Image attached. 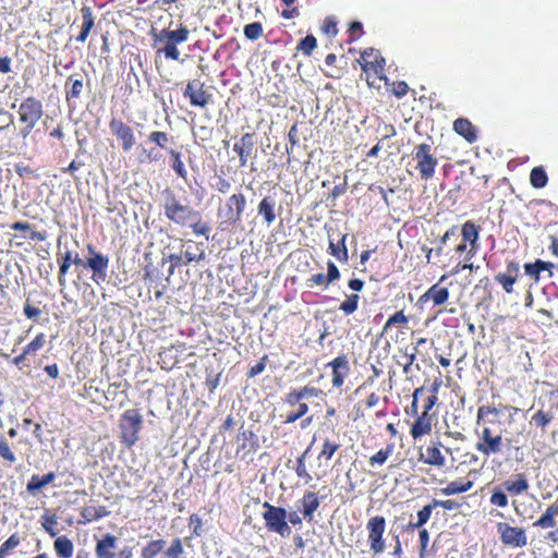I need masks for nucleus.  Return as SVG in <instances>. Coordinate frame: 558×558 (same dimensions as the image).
<instances>
[{
	"label": "nucleus",
	"instance_id": "nucleus-42",
	"mask_svg": "<svg viewBox=\"0 0 558 558\" xmlns=\"http://www.w3.org/2000/svg\"><path fill=\"white\" fill-rule=\"evenodd\" d=\"M69 82H71V87L66 92V98L68 100L72 98H78L83 92V81L82 80H72V77L69 78Z\"/></svg>",
	"mask_w": 558,
	"mask_h": 558
},
{
	"label": "nucleus",
	"instance_id": "nucleus-54",
	"mask_svg": "<svg viewBox=\"0 0 558 558\" xmlns=\"http://www.w3.org/2000/svg\"><path fill=\"white\" fill-rule=\"evenodd\" d=\"M534 525L543 529L554 527L556 525V521L555 519L544 513L537 521L534 522Z\"/></svg>",
	"mask_w": 558,
	"mask_h": 558
},
{
	"label": "nucleus",
	"instance_id": "nucleus-56",
	"mask_svg": "<svg viewBox=\"0 0 558 558\" xmlns=\"http://www.w3.org/2000/svg\"><path fill=\"white\" fill-rule=\"evenodd\" d=\"M171 155L174 157L173 169L174 171L182 178L185 177V170L182 160L180 159V154L171 150Z\"/></svg>",
	"mask_w": 558,
	"mask_h": 558
},
{
	"label": "nucleus",
	"instance_id": "nucleus-19",
	"mask_svg": "<svg viewBox=\"0 0 558 558\" xmlns=\"http://www.w3.org/2000/svg\"><path fill=\"white\" fill-rule=\"evenodd\" d=\"M56 478L53 472H49L44 476L34 474L26 485V490L32 496H36L39 490L52 483Z\"/></svg>",
	"mask_w": 558,
	"mask_h": 558
},
{
	"label": "nucleus",
	"instance_id": "nucleus-53",
	"mask_svg": "<svg viewBox=\"0 0 558 558\" xmlns=\"http://www.w3.org/2000/svg\"><path fill=\"white\" fill-rule=\"evenodd\" d=\"M187 225L193 229V231L196 234H204L205 235L209 231V227L207 225H202L201 223V216L199 215H198V219L190 221Z\"/></svg>",
	"mask_w": 558,
	"mask_h": 558
},
{
	"label": "nucleus",
	"instance_id": "nucleus-59",
	"mask_svg": "<svg viewBox=\"0 0 558 558\" xmlns=\"http://www.w3.org/2000/svg\"><path fill=\"white\" fill-rule=\"evenodd\" d=\"M433 506L435 508L441 507L446 510H456L458 508V504L454 500L447 499V500H433Z\"/></svg>",
	"mask_w": 558,
	"mask_h": 558
},
{
	"label": "nucleus",
	"instance_id": "nucleus-6",
	"mask_svg": "<svg viewBox=\"0 0 558 558\" xmlns=\"http://www.w3.org/2000/svg\"><path fill=\"white\" fill-rule=\"evenodd\" d=\"M497 532L504 545L524 547L527 544L526 533L522 527L511 526L506 522L497 524Z\"/></svg>",
	"mask_w": 558,
	"mask_h": 558
},
{
	"label": "nucleus",
	"instance_id": "nucleus-32",
	"mask_svg": "<svg viewBox=\"0 0 558 558\" xmlns=\"http://www.w3.org/2000/svg\"><path fill=\"white\" fill-rule=\"evenodd\" d=\"M462 238L464 242H470L474 245L478 238V231L474 223L465 222L461 230Z\"/></svg>",
	"mask_w": 558,
	"mask_h": 558
},
{
	"label": "nucleus",
	"instance_id": "nucleus-38",
	"mask_svg": "<svg viewBox=\"0 0 558 558\" xmlns=\"http://www.w3.org/2000/svg\"><path fill=\"white\" fill-rule=\"evenodd\" d=\"M295 410L291 411L287 414L284 423L290 424L294 423L300 417L304 416L308 411V407L306 403H300L299 405H294Z\"/></svg>",
	"mask_w": 558,
	"mask_h": 558
},
{
	"label": "nucleus",
	"instance_id": "nucleus-23",
	"mask_svg": "<svg viewBox=\"0 0 558 558\" xmlns=\"http://www.w3.org/2000/svg\"><path fill=\"white\" fill-rule=\"evenodd\" d=\"M54 550L60 558H70L73 555L74 545L66 536H58L53 543Z\"/></svg>",
	"mask_w": 558,
	"mask_h": 558
},
{
	"label": "nucleus",
	"instance_id": "nucleus-13",
	"mask_svg": "<svg viewBox=\"0 0 558 558\" xmlns=\"http://www.w3.org/2000/svg\"><path fill=\"white\" fill-rule=\"evenodd\" d=\"M189 33L190 32L186 27L181 26L175 31L161 29L160 32H157L156 29H153L150 35L154 37V47H157L163 41H172L177 45L184 43L187 40Z\"/></svg>",
	"mask_w": 558,
	"mask_h": 558
},
{
	"label": "nucleus",
	"instance_id": "nucleus-37",
	"mask_svg": "<svg viewBox=\"0 0 558 558\" xmlns=\"http://www.w3.org/2000/svg\"><path fill=\"white\" fill-rule=\"evenodd\" d=\"M0 457L11 464L16 462V456L3 437H0Z\"/></svg>",
	"mask_w": 558,
	"mask_h": 558
},
{
	"label": "nucleus",
	"instance_id": "nucleus-31",
	"mask_svg": "<svg viewBox=\"0 0 558 558\" xmlns=\"http://www.w3.org/2000/svg\"><path fill=\"white\" fill-rule=\"evenodd\" d=\"M547 174L541 167H535L531 171L530 181L536 189H542L547 184Z\"/></svg>",
	"mask_w": 558,
	"mask_h": 558
},
{
	"label": "nucleus",
	"instance_id": "nucleus-57",
	"mask_svg": "<svg viewBox=\"0 0 558 558\" xmlns=\"http://www.w3.org/2000/svg\"><path fill=\"white\" fill-rule=\"evenodd\" d=\"M287 402L292 407L299 405L300 403H305L300 390H293L288 393Z\"/></svg>",
	"mask_w": 558,
	"mask_h": 558
},
{
	"label": "nucleus",
	"instance_id": "nucleus-28",
	"mask_svg": "<svg viewBox=\"0 0 558 558\" xmlns=\"http://www.w3.org/2000/svg\"><path fill=\"white\" fill-rule=\"evenodd\" d=\"M166 547L165 539H154L142 548L141 558H156Z\"/></svg>",
	"mask_w": 558,
	"mask_h": 558
},
{
	"label": "nucleus",
	"instance_id": "nucleus-2",
	"mask_svg": "<svg viewBox=\"0 0 558 558\" xmlns=\"http://www.w3.org/2000/svg\"><path fill=\"white\" fill-rule=\"evenodd\" d=\"M43 105L38 99L28 97L22 101L19 107V114L21 122L25 123V126L21 130V134L24 138H26L36 126L37 122L43 117Z\"/></svg>",
	"mask_w": 558,
	"mask_h": 558
},
{
	"label": "nucleus",
	"instance_id": "nucleus-22",
	"mask_svg": "<svg viewBox=\"0 0 558 558\" xmlns=\"http://www.w3.org/2000/svg\"><path fill=\"white\" fill-rule=\"evenodd\" d=\"M432 424L426 411L415 421L411 428V435L414 439L422 437L430 432Z\"/></svg>",
	"mask_w": 558,
	"mask_h": 558
},
{
	"label": "nucleus",
	"instance_id": "nucleus-41",
	"mask_svg": "<svg viewBox=\"0 0 558 558\" xmlns=\"http://www.w3.org/2000/svg\"><path fill=\"white\" fill-rule=\"evenodd\" d=\"M43 527L44 530L51 536L54 537L58 534L56 530V525L58 524V519L54 514L52 515H44L43 517Z\"/></svg>",
	"mask_w": 558,
	"mask_h": 558
},
{
	"label": "nucleus",
	"instance_id": "nucleus-26",
	"mask_svg": "<svg viewBox=\"0 0 558 558\" xmlns=\"http://www.w3.org/2000/svg\"><path fill=\"white\" fill-rule=\"evenodd\" d=\"M81 13H82V19H83V24H82L81 33L77 36L76 40L84 43L87 39L90 29L94 27V17H93L92 10L87 7H83L81 10Z\"/></svg>",
	"mask_w": 558,
	"mask_h": 558
},
{
	"label": "nucleus",
	"instance_id": "nucleus-20",
	"mask_svg": "<svg viewBox=\"0 0 558 558\" xmlns=\"http://www.w3.org/2000/svg\"><path fill=\"white\" fill-rule=\"evenodd\" d=\"M277 201L275 196L268 195L264 197L258 205V214L264 216L267 226H270L276 220L275 207Z\"/></svg>",
	"mask_w": 558,
	"mask_h": 558
},
{
	"label": "nucleus",
	"instance_id": "nucleus-8",
	"mask_svg": "<svg viewBox=\"0 0 558 558\" xmlns=\"http://www.w3.org/2000/svg\"><path fill=\"white\" fill-rule=\"evenodd\" d=\"M111 133L120 142L121 147L124 151H130L135 144V136L132 129L123 121L118 119H111L109 123Z\"/></svg>",
	"mask_w": 558,
	"mask_h": 558
},
{
	"label": "nucleus",
	"instance_id": "nucleus-15",
	"mask_svg": "<svg viewBox=\"0 0 558 558\" xmlns=\"http://www.w3.org/2000/svg\"><path fill=\"white\" fill-rule=\"evenodd\" d=\"M502 488L510 495H522L529 490V482L524 474L511 475L502 483Z\"/></svg>",
	"mask_w": 558,
	"mask_h": 558
},
{
	"label": "nucleus",
	"instance_id": "nucleus-14",
	"mask_svg": "<svg viewBox=\"0 0 558 558\" xmlns=\"http://www.w3.org/2000/svg\"><path fill=\"white\" fill-rule=\"evenodd\" d=\"M255 134L253 133H245L240 141L233 145V150L238 154L241 166L247 163L248 158L255 149Z\"/></svg>",
	"mask_w": 558,
	"mask_h": 558
},
{
	"label": "nucleus",
	"instance_id": "nucleus-3",
	"mask_svg": "<svg viewBox=\"0 0 558 558\" xmlns=\"http://www.w3.org/2000/svg\"><path fill=\"white\" fill-rule=\"evenodd\" d=\"M267 511L263 514L266 527L270 532H276L283 537H289L292 533L291 527L287 523V511L283 508L264 504Z\"/></svg>",
	"mask_w": 558,
	"mask_h": 558
},
{
	"label": "nucleus",
	"instance_id": "nucleus-35",
	"mask_svg": "<svg viewBox=\"0 0 558 558\" xmlns=\"http://www.w3.org/2000/svg\"><path fill=\"white\" fill-rule=\"evenodd\" d=\"M244 35L250 40H256L263 35V26L260 23L254 22L244 26Z\"/></svg>",
	"mask_w": 558,
	"mask_h": 558
},
{
	"label": "nucleus",
	"instance_id": "nucleus-9",
	"mask_svg": "<svg viewBox=\"0 0 558 558\" xmlns=\"http://www.w3.org/2000/svg\"><path fill=\"white\" fill-rule=\"evenodd\" d=\"M246 199L242 194L231 195L225 207L220 210V216L225 217L227 221L238 222L241 220Z\"/></svg>",
	"mask_w": 558,
	"mask_h": 558
},
{
	"label": "nucleus",
	"instance_id": "nucleus-7",
	"mask_svg": "<svg viewBox=\"0 0 558 558\" xmlns=\"http://www.w3.org/2000/svg\"><path fill=\"white\" fill-rule=\"evenodd\" d=\"M414 157L417 161V169L423 179L428 180L434 175L437 159L430 154V145L420 144L416 147Z\"/></svg>",
	"mask_w": 558,
	"mask_h": 558
},
{
	"label": "nucleus",
	"instance_id": "nucleus-61",
	"mask_svg": "<svg viewBox=\"0 0 558 558\" xmlns=\"http://www.w3.org/2000/svg\"><path fill=\"white\" fill-rule=\"evenodd\" d=\"M327 270H328L327 275H325L326 278H327V283H330V282H332V281H335V280H337L339 278L340 272H339L337 266L333 263H331V262L328 263V269Z\"/></svg>",
	"mask_w": 558,
	"mask_h": 558
},
{
	"label": "nucleus",
	"instance_id": "nucleus-48",
	"mask_svg": "<svg viewBox=\"0 0 558 558\" xmlns=\"http://www.w3.org/2000/svg\"><path fill=\"white\" fill-rule=\"evenodd\" d=\"M45 342H46L45 335L44 333L37 335L36 338L32 342H29L27 344V347L25 348V353H29V354L35 353L36 351H38L39 349H41L44 347Z\"/></svg>",
	"mask_w": 558,
	"mask_h": 558
},
{
	"label": "nucleus",
	"instance_id": "nucleus-17",
	"mask_svg": "<svg viewBox=\"0 0 558 558\" xmlns=\"http://www.w3.org/2000/svg\"><path fill=\"white\" fill-rule=\"evenodd\" d=\"M117 537L111 534H106L99 539L95 547L97 558H113L117 549Z\"/></svg>",
	"mask_w": 558,
	"mask_h": 558
},
{
	"label": "nucleus",
	"instance_id": "nucleus-45",
	"mask_svg": "<svg viewBox=\"0 0 558 558\" xmlns=\"http://www.w3.org/2000/svg\"><path fill=\"white\" fill-rule=\"evenodd\" d=\"M339 445L336 442L330 441L329 439H326L323 445V449L319 453V458H326L327 460H330L335 452L338 450Z\"/></svg>",
	"mask_w": 558,
	"mask_h": 558
},
{
	"label": "nucleus",
	"instance_id": "nucleus-10",
	"mask_svg": "<svg viewBox=\"0 0 558 558\" xmlns=\"http://www.w3.org/2000/svg\"><path fill=\"white\" fill-rule=\"evenodd\" d=\"M184 95L190 98L191 105L206 107L211 95L204 88V84L197 80L187 83Z\"/></svg>",
	"mask_w": 558,
	"mask_h": 558
},
{
	"label": "nucleus",
	"instance_id": "nucleus-46",
	"mask_svg": "<svg viewBox=\"0 0 558 558\" xmlns=\"http://www.w3.org/2000/svg\"><path fill=\"white\" fill-rule=\"evenodd\" d=\"M305 454H306V451L298 459L295 472L299 477H304L305 483H308L312 480V476L308 474V472L306 470Z\"/></svg>",
	"mask_w": 558,
	"mask_h": 558
},
{
	"label": "nucleus",
	"instance_id": "nucleus-4",
	"mask_svg": "<svg viewBox=\"0 0 558 558\" xmlns=\"http://www.w3.org/2000/svg\"><path fill=\"white\" fill-rule=\"evenodd\" d=\"M366 529L368 531L367 541L371 550L374 555L381 554L386 548L385 541L383 538L386 529L385 518L379 515L371 518L366 524Z\"/></svg>",
	"mask_w": 558,
	"mask_h": 558
},
{
	"label": "nucleus",
	"instance_id": "nucleus-27",
	"mask_svg": "<svg viewBox=\"0 0 558 558\" xmlns=\"http://www.w3.org/2000/svg\"><path fill=\"white\" fill-rule=\"evenodd\" d=\"M473 487L472 481L461 482V481H452L446 487L441 488L439 492L445 496H452L456 494H461L469 492Z\"/></svg>",
	"mask_w": 558,
	"mask_h": 558
},
{
	"label": "nucleus",
	"instance_id": "nucleus-36",
	"mask_svg": "<svg viewBox=\"0 0 558 558\" xmlns=\"http://www.w3.org/2000/svg\"><path fill=\"white\" fill-rule=\"evenodd\" d=\"M160 45H162L161 48L157 50V52H163L166 58L172 59V60H179L180 52L177 48V44L170 43V41H163Z\"/></svg>",
	"mask_w": 558,
	"mask_h": 558
},
{
	"label": "nucleus",
	"instance_id": "nucleus-12",
	"mask_svg": "<svg viewBox=\"0 0 558 558\" xmlns=\"http://www.w3.org/2000/svg\"><path fill=\"white\" fill-rule=\"evenodd\" d=\"M88 251L92 257L87 259L86 266L93 270V279L99 283V280L104 281L106 279L109 259L105 255L95 252L90 245L88 246Z\"/></svg>",
	"mask_w": 558,
	"mask_h": 558
},
{
	"label": "nucleus",
	"instance_id": "nucleus-16",
	"mask_svg": "<svg viewBox=\"0 0 558 558\" xmlns=\"http://www.w3.org/2000/svg\"><path fill=\"white\" fill-rule=\"evenodd\" d=\"M328 365L332 368V385L338 388L341 387L350 369L347 357L344 355L338 356Z\"/></svg>",
	"mask_w": 558,
	"mask_h": 558
},
{
	"label": "nucleus",
	"instance_id": "nucleus-64",
	"mask_svg": "<svg viewBox=\"0 0 558 558\" xmlns=\"http://www.w3.org/2000/svg\"><path fill=\"white\" fill-rule=\"evenodd\" d=\"M498 281L502 284L504 289L507 292H511L512 291V287H513V283H514V278L513 277L502 275V276L498 277Z\"/></svg>",
	"mask_w": 558,
	"mask_h": 558
},
{
	"label": "nucleus",
	"instance_id": "nucleus-51",
	"mask_svg": "<svg viewBox=\"0 0 558 558\" xmlns=\"http://www.w3.org/2000/svg\"><path fill=\"white\" fill-rule=\"evenodd\" d=\"M327 287L329 283H327V278L324 274H315L311 278L306 280V286L312 288L314 286H323Z\"/></svg>",
	"mask_w": 558,
	"mask_h": 558
},
{
	"label": "nucleus",
	"instance_id": "nucleus-33",
	"mask_svg": "<svg viewBox=\"0 0 558 558\" xmlns=\"http://www.w3.org/2000/svg\"><path fill=\"white\" fill-rule=\"evenodd\" d=\"M489 501L492 505L500 508L507 507L509 502L505 490L500 487L494 488Z\"/></svg>",
	"mask_w": 558,
	"mask_h": 558
},
{
	"label": "nucleus",
	"instance_id": "nucleus-34",
	"mask_svg": "<svg viewBox=\"0 0 558 558\" xmlns=\"http://www.w3.org/2000/svg\"><path fill=\"white\" fill-rule=\"evenodd\" d=\"M435 507L433 506V502L429 505L424 506L418 512H417V522L412 523L411 526L413 529H418L423 526L430 518L432 511Z\"/></svg>",
	"mask_w": 558,
	"mask_h": 558
},
{
	"label": "nucleus",
	"instance_id": "nucleus-47",
	"mask_svg": "<svg viewBox=\"0 0 558 558\" xmlns=\"http://www.w3.org/2000/svg\"><path fill=\"white\" fill-rule=\"evenodd\" d=\"M359 295L352 294L344 302L341 303L340 310L345 314H352L357 308Z\"/></svg>",
	"mask_w": 558,
	"mask_h": 558
},
{
	"label": "nucleus",
	"instance_id": "nucleus-24",
	"mask_svg": "<svg viewBox=\"0 0 558 558\" xmlns=\"http://www.w3.org/2000/svg\"><path fill=\"white\" fill-rule=\"evenodd\" d=\"M453 130L470 143L476 138L473 125L466 119H457L453 123Z\"/></svg>",
	"mask_w": 558,
	"mask_h": 558
},
{
	"label": "nucleus",
	"instance_id": "nucleus-40",
	"mask_svg": "<svg viewBox=\"0 0 558 558\" xmlns=\"http://www.w3.org/2000/svg\"><path fill=\"white\" fill-rule=\"evenodd\" d=\"M317 41L316 38L312 35H307L303 38L299 44V50H301L304 54L310 56L311 52L316 48Z\"/></svg>",
	"mask_w": 558,
	"mask_h": 558
},
{
	"label": "nucleus",
	"instance_id": "nucleus-1",
	"mask_svg": "<svg viewBox=\"0 0 558 558\" xmlns=\"http://www.w3.org/2000/svg\"><path fill=\"white\" fill-rule=\"evenodd\" d=\"M162 194L165 216L170 221L179 226H186L190 221L198 219V211L182 204L171 190L167 189Z\"/></svg>",
	"mask_w": 558,
	"mask_h": 558
},
{
	"label": "nucleus",
	"instance_id": "nucleus-29",
	"mask_svg": "<svg viewBox=\"0 0 558 558\" xmlns=\"http://www.w3.org/2000/svg\"><path fill=\"white\" fill-rule=\"evenodd\" d=\"M348 234H343L341 236V246L336 244L332 240H329V253L335 256L340 262H347L348 260V248L345 246V240Z\"/></svg>",
	"mask_w": 558,
	"mask_h": 558
},
{
	"label": "nucleus",
	"instance_id": "nucleus-25",
	"mask_svg": "<svg viewBox=\"0 0 558 558\" xmlns=\"http://www.w3.org/2000/svg\"><path fill=\"white\" fill-rule=\"evenodd\" d=\"M421 459H423L426 464L438 468L446 464V459L437 447H427L425 454L421 453Z\"/></svg>",
	"mask_w": 558,
	"mask_h": 558
},
{
	"label": "nucleus",
	"instance_id": "nucleus-44",
	"mask_svg": "<svg viewBox=\"0 0 558 558\" xmlns=\"http://www.w3.org/2000/svg\"><path fill=\"white\" fill-rule=\"evenodd\" d=\"M183 554V545L180 538H174L171 545L166 549V556L169 558H178Z\"/></svg>",
	"mask_w": 558,
	"mask_h": 558
},
{
	"label": "nucleus",
	"instance_id": "nucleus-58",
	"mask_svg": "<svg viewBox=\"0 0 558 558\" xmlns=\"http://www.w3.org/2000/svg\"><path fill=\"white\" fill-rule=\"evenodd\" d=\"M73 263L72 260V253L70 251H66L63 255H62V262L60 264V272L62 275H65L71 266V264Z\"/></svg>",
	"mask_w": 558,
	"mask_h": 558
},
{
	"label": "nucleus",
	"instance_id": "nucleus-55",
	"mask_svg": "<svg viewBox=\"0 0 558 558\" xmlns=\"http://www.w3.org/2000/svg\"><path fill=\"white\" fill-rule=\"evenodd\" d=\"M408 322V318L407 316L403 314V312H397L395 315H392L386 323V326L385 328L387 329L388 327H390L391 325H397V324H407Z\"/></svg>",
	"mask_w": 558,
	"mask_h": 558
},
{
	"label": "nucleus",
	"instance_id": "nucleus-11",
	"mask_svg": "<svg viewBox=\"0 0 558 558\" xmlns=\"http://www.w3.org/2000/svg\"><path fill=\"white\" fill-rule=\"evenodd\" d=\"M475 447L477 451L488 457L492 453L501 451L502 438L500 435L493 436L490 429L485 427L482 432L481 440Z\"/></svg>",
	"mask_w": 558,
	"mask_h": 558
},
{
	"label": "nucleus",
	"instance_id": "nucleus-43",
	"mask_svg": "<svg viewBox=\"0 0 558 558\" xmlns=\"http://www.w3.org/2000/svg\"><path fill=\"white\" fill-rule=\"evenodd\" d=\"M20 544V537L12 534L0 547V557L4 558L8 553Z\"/></svg>",
	"mask_w": 558,
	"mask_h": 558
},
{
	"label": "nucleus",
	"instance_id": "nucleus-30",
	"mask_svg": "<svg viewBox=\"0 0 558 558\" xmlns=\"http://www.w3.org/2000/svg\"><path fill=\"white\" fill-rule=\"evenodd\" d=\"M319 501L315 493H307L302 499L304 517L312 518L314 511L318 508Z\"/></svg>",
	"mask_w": 558,
	"mask_h": 558
},
{
	"label": "nucleus",
	"instance_id": "nucleus-5",
	"mask_svg": "<svg viewBox=\"0 0 558 558\" xmlns=\"http://www.w3.org/2000/svg\"><path fill=\"white\" fill-rule=\"evenodd\" d=\"M142 416L136 410H128L120 422L121 434L124 442L132 446L137 440V433L141 429Z\"/></svg>",
	"mask_w": 558,
	"mask_h": 558
},
{
	"label": "nucleus",
	"instance_id": "nucleus-50",
	"mask_svg": "<svg viewBox=\"0 0 558 558\" xmlns=\"http://www.w3.org/2000/svg\"><path fill=\"white\" fill-rule=\"evenodd\" d=\"M551 414L538 411L532 416V422L541 427H545L551 421Z\"/></svg>",
	"mask_w": 558,
	"mask_h": 558
},
{
	"label": "nucleus",
	"instance_id": "nucleus-60",
	"mask_svg": "<svg viewBox=\"0 0 558 558\" xmlns=\"http://www.w3.org/2000/svg\"><path fill=\"white\" fill-rule=\"evenodd\" d=\"M543 266V264L541 263H534V264H526L525 265V272L531 276L532 278H534L535 280H538L539 278V267Z\"/></svg>",
	"mask_w": 558,
	"mask_h": 558
},
{
	"label": "nucleus",
	"instance_id": "nucleus-49",
	"mask_svg": "<svg viewBox=\"0 0 558 558\" xmlns=\"http://www.w3.org/2000/svg\"><path fill=\"white\" fill-rule=\"evenodd\" d=\"M149 141L163 148L168 144L169 138L165 132L155 131L149 134Z\"/></svg>",
	"mask_w": 558,
	"mask_h": 558
},
{
	"label": "nucleus",
	"instance_id": "nucleus-62",
	"mask_svg": "<svg viewBox=\"0 0 558 558\" xmlns=\"http://www.w3.org/2000/svg\"><path fill=\"white\" fill-rule=\"evenodd\" d=\"M82 517L85 519V521H93L99 518V514L97 513V508L95 507H86L82 510Z\"/></svg>",
	"mask_w": 558,
	"mask_h": 558
},
{
	"label": "nucleus",
	"instance_id": "nucleus-21",
	"mask_svg": "<svg viewBox=\"0 0 558 558\" xmlns=\"http://www.w3.org/2000/svg\"><path fill=\"white\" fill-rule=\"evenodd\" d=\"M448 298L449 291L447 288L434 284L423 294L422 300H432L435 305H441L448 300Z\"/></svg>",
	"mask_w": 558,
	"mask_h": 558
},
{
	"label": "nucleus",
	"instance_id": "nucleus-52",
	"mask_svg": "<svg viewBox=\"0 0 558 558\" xmlns=\"http://www.w3.org/2000/svg\"><path fill=\"white\" fill-rule=\"evenodd\" d=\"M300 391L303 397V400H310L312 398H316L323 395L322 390L308 386L303 387L302 389H300Z\"/></svg>",
	"mask_w": 558,
	"mask_h": 558
},
{
	"label": "nucleus",
	"instance_id": "nucleus-18",
	"mask_svg": "<svg viewBox=\"0 0 558 558\" xmlns=\"http://www.w3.org/2000/svg\"><path fill=\"white\" fill-rule=\"evenodd\" d=\"M182 254L184 255V264H191L193 262H201L205 259V251L202 244L193 241H186L182 244Z\"/></svg>",
	"mask_w": 558,
	"mask_h": 558
},
{
	"label": "nucleus",
	"instance_id": "nucleus-39",
	"mask_svg": "<svg viewBox=\"0 0 558 558\" xmlns=\"http://www.w3.org/2000/svg\"><path fill=\"white\" fill-rule=\"evenodd\" d=\"M392 450H393V445H389V446H387L386 449L379 450L376 454L371 457V459H369L371 465L384 464L386 462V460L388 459V457L392 453Z\"/></svg>",
	"mask_w": 558,
	"mask_h": 558
},
{
	"label": "nucleus",
	"instance_id": "nucleus-63",
	"mask_svg": "<svg viewBox=\"0 0 558 558\" xmlns=\"http://www.w3.org/2000/svg\"><path fill=\"white\" fill-rule=\"evenodd\" d=\"M24 314L29 319H37L41 315V311L31 304H25Z\"/></svg>",
	"mask_w": 558,
	"mask_h": 558
}]
</instances>
